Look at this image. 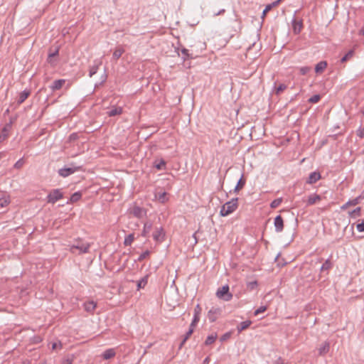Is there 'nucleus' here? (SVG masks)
<instances>
[{
	"mask_svg": "<svg viewBox=\"0 0 364 364\" xmlns=\"http://www.w3.org/2000/svg\"><path fill=\"white\" fill-rule=\"evenodd\" d=\"M153 239L156 242H161L164 240L165 232L162 227H156L153 233Z\"/></svg>",
	"mask_w": 364,
	"mask_h": 364,
	"instance_id": "0eeeda50",
	"label": "nucleus"
},
{
	"mask_svg": "<svg viewBox=\"0 0 364 364\" xmlns=\"http://www.w3.org/2000/svg\"><path fill=\"white\" fill-rule=\"evenodd\" d=\"M129 212L134 217L137 218H141L146 215V211L144 208L134 205L129 209Z\"/></svg>",
	"mask_w": 364,
	"mask_h": 364,
	"instance_id": "6e6552de",
	"label": "nucleus"
},
{
	"mask_svg": "<svg viewBox=\"0 0 364 364\" xmlns=\"http://www.w3.org/2000/svg\"><path fill=\"white\" fill-rule=\"evenodd\" d=\"M274 227H275V230L276 232H280L283 230L284 229V220H283V218L281 215H277L275 218H274Z\"/></svg>",
	"mask_w": 364,
	"mask_h": 364,
	"instance_id": "1a4fd4ad",
	"label": "nucleus"
},
{
	"mask_svg": "<svg viewBox=\"0 0 364 364\" xmlns=\"http://www.w3.org/2000/svg\"><path fill=\"white\" fill-rule=\"evenodd\" d=\"M10 203V199L9 196H4L2 198H0V206L1 207H6Z\"/></svg>",
	"mask_w": 364,
	"mask_h": 364,
	"instance_id": "2f4dec72",
	"label": "nucleus"
},
{
	"mask_svg": "<svg viewBox=\"0 0 364 364\" xmlns=\"http://www.w3.org/2000/svg\"><path fill=\"white\" fill-rule=\"evenodd\" d=\"M58 54V48H56L54 51L50 50V53L48 54V60L50 62V59L55 56H56Z\"/></svg>",
	"mask_w": 364,
	"mask_h": 364,
	"instance_id": "a18cd8bd",
	"label": "nucleus"
},
{
	"mask_svg": "<svg viewBox=\"0 0 364 364\" xmlns=\"http://www.w3.org/2000/svg\"><path fill=\"white\" fill-rule=\"evenodd\" d=\"M274 364H283V362H282V360L281 359H279L278 360H277L275 362Z\"/></svg>",
	"mask_w": 364,
	"mask_h": 364,
	"instance_id": "680f3d73",
	"label": "nucleus"
},
{
	"mask_svg": "<svg viewBox=\"0 0 364 364\" xmlns=\"http://www.w3.org/2000/svg\"><path fill=\"white\" fill-rule=\"evenodd\" d=\"M331 267V262L329 259H327L321 266V271L328 270Z\"/></svg>",
	"mask_w": 364,
	"mask_h": 364,
	"instance_id": "f704fd0d",
	"label": "nucleus"
},
{
	"mask_svg": "<svg viewBox=\"0 0 364 364\" xmlns=\"http://www.w3.org/2000/svg\"><path fill=\"white\" fill-rule=\"evenodd\" d=\"M61 347H62V344H61L60 342H59V343H53V345H52V348L53 350H56L58 348H60Z\"/></svg>",
	"mask_w": 364,
	"mask_h": 364,
	"instance_id": "603ef678",
	"label": "nucleus"
},
{
	"mask_svg": "<svg viewBox=\"0 0 364 364\" xmlns=\"http://www.w3.org/2000/svg\"><path fill=\"white\" fill-rule=\"evenodd\" d=\"M267 310V307L264 306H260L258 308L254 313L255 316H257L261 313L264 312Z\"/></svg>",
	"mask_w": 364,
	"mask_h": 364,
	"instance_id": "49530a36",
	"label": "nucleus"
},
{
	"mask_svg": "<svg viewBox=\"0 0 364 364\" xmlns=\"http://www.w3.org/2000/svg\"><path fill=\"white\" fill-rule=\"evenodd\" d=\"M357 135L360 137V138H363L364 137V128H360L358 131H357Z\"/></svg>",
	"mask_w": 364,
	"mask_h": 364,
	"instance_id": "8fccbe9b",
	"label": "nucleus"
},
{
	"mask_svg": "<svg viewBox=\"0 0 364 364\" xmlns=\"http://www.w3.org/2000/svg\"><path fill=\"white\" fill-rule=\"evenodd\" d=\"M82 197V193L80 191L74 193L70 198V203H75L78 201Z\"/></svg>",
	"mask_w": 364,
	"mask_h": 364,
	"instance_id": "c85d7f7f",
	"label": "nucleus"
},
{
	"mask_svg": "<svg viewBox=\"0 0 364 364\" xmlns=\"http://www.w3.org/2000/svg\"><path fill=\"white\" fill-rule=\"evenodd\" d=\"M124 52V50L123 48H117L113 53V58L116 60H118L122 56Z\"/></svg>",
	"mask_w": 364,
	"mask_h": 364,
	"instance_id": "c756f323",
	"label": "nucleus"
},
{
	"mask_svg": "<svg viewBox=\"0 0 364 364\" xmlns=\"http://www.w3.org/2000/svg\"><path fill=\"white\" fill-rule=\"evenodd\" d=\"M134 241V235L130 234L124 240L125 245H130Z\"/></svg>",
	"mask_w": 364,
	"mask_h": 364,
	"instance_id": "c9c22d12",
	"label": "nucleus"
},
{
	"mask_svg": "<svg viewBox=\"0 0 364 364\" xmlns=\"http://www.w3.org/2000/svg\"><path fill=\"white\" fill-rule=\"evenodd\" d=\"M247 286L250 290H253L257 287V282L256 281L250 282L247 283Z\"/></svg>",
	"mask_w": 364,
	"mask_h": 364,
	"instance_id": "79ce46f5",
	"label": "nucleus"
},
{
	"mask_svg": "<svg viewBox=\"0 0 364 364\" xmlns=\"http://www.w3.org/2000/svg\"><path fill=\"white\" fill-rule=\"evenodd\" d=\"M225 9H221L219 11L216 12L214 14V16H219V15H221V14H223L225 13Z\"/></svg>",
	"mask_w": 364,
	"mask_h": 364,
	"instance_id": "13d9d810",
	"label": "nucleus"
},
{
	"mask_svg": "<svg viewBox=\"0 0 364 364\" xmlns=\"http://www.w3.org/2000/svg\"><path fill=\"white\" fill-rule=\"evenodd\" d=\"M363 198L364 197L360 195L358 197L348 201L345 205H343L342 208L344 209L349 205H356L360 203V200L363 199Z\"/></svg>",
	"mask_w": 364,
	"mask_h": 364,
	"instance_id": "6ab92c4d",
	"label": "nucleus"
},
{
	"mask_svg": "<svg viewBox=\"0 0 364 364\" xmlns=\"http://www.w3.org/2000/svg\"><path fill=\"white\" fill-rule=\"evenodd\" d=\"M311 67L309 66L301 67L299 68V72L301 75H306L311 70Z\"/></svg>",
	"mask_w": 364,
	"mask_h": 364,
	"instance_id": "4c0bfd02",
	"label": "nucleus"
},
{
	"mask_svg": "<svg viewBox=\"0 0 364 364\" xmlns=\"http://www.w3.org/2000/svg\"><path fill=\"white\" fill-rule=\"evenodd\" d=\"M282 198H277L275 200H274L271 204H270V207L272 208H277L278 206L280 205V204L282 203Z\"/></svg>",
	"mask_w": 364,
	"mask_h": 364,
	"instance_id": "72a5a7b5",
	"label": "nucleus"
},
{
	"mask_svg": "<svg viewBox=\"0 0 364 364\" xmlns=\"http://www.w3.org/2000/svg\"><path fill=\"white\" fill-rule=\"evenodd\" d=\"M271 9V6L267 5L262 12V18H264L266 16L267 13L269 12Z\"/></svg>",
	"mask_w": 364,
	"mask_h": 364,
	"instance_id": "3c124183",
	"label": "nucleus"
},
{
	"mask_svg": "<svg viewBox=\"0 0 364 364\" xmlns=\"http://www.w3.org/2000/svg\"><path fill=\"white\" fill-rule=\"evenodd\" d=\"M321 199V198L319 195L312 194V195L309 196V197L308 205H314V204L316 203L317 202L320 201Z\"/></svg>",
	"mask_w": 364,
	"mask_h": 364,
	"instance_id": "412c9836",
	"label": "nucleus"
},
{
	"mask_svg": "<svg viewBox=\"0 0 364 364\" xmlns=\"http://www.w3.org/2000/svg\"><path fill=\"white\" fill-rule=\"evenodd\" d=\"M90 244L85 242L82 240L78 239L74 242V243L70 246V251L73 254H84L89 251Z\"/></svg>",
	"mask_w": 364,
	"mask_h": 364,
	"instance_id": "f257e3e1",
	"label": "nucleus"
},
{
	"mask_svg": "<svg viewBox=\"0 0 364 364\" xmlns=\"http://www.w3.org/2000/svg\"><path fill=\"white\" fill-rule=\"evenodd\" d=\"M327 67V63L326 61H321L317 63L315 66V72L316 73H322Z\"/></svg>",
	"mask_w": 364,
	"mask_h": 364,
	"instance_id": "aec40b11",
	"label": "nucleus"
},
{
	"mask_svg": "<svg viewBox=\"0 0 364 364\" xmlns=\"http://www.w3.org/2000/svg\"><path fill=\"white\" fill-rule=\"evenodd\" d=\"M362 113L364 114V107L363 109L362 110Z\"/></svg>",
	"mask_w": 364,
	"mask_h": 364,
	"instance_id": "774afa93",
	"label": "nucleus"
},
{
	"mask_svg": "<svg viewBox=\"0 0 364 364\" xmlns=\"http://www.w3.org/2000/svg\"><path fill=\"white\" fill-rule=\"evenodd\" d=\"M360 211H361V208L358 207L355 210H353V211L350 212L349 214H350V215L351 217L356 216V215H360Z\"/></svg>",
	"mask_w": 364,
	"mask_h": 364,
	"instance_id": "a19ab883",
	"label": "nucleus"
},
{
	"mask_svg": "<svg viewBox=\"0 0 364 364\" xmlns=\"http://www.w3.org/2000/svg\"><path fill=\"white\" fill-rule=\"evenodd\" d=\"M245 185V180L243 179V175H242L241 178L238 181L235 188V192L239 191L240 189H242Z\"/></svg>",
	"mask_w": 364,
	"mask_h": 364,
	"instance_id": "cd10ccee",
	"label": "nucleus"
},
{
	"mask_svg": "<svg viewBox=\"0 0 364 364\" xmlns=\"http://www.w3.org/2000/svg\"><path fill=\"white\" fill-rule=\"evenodd\" d=\"M4 156V154L3 152L0 153V159H1Z\"/></svg>",
	"mask_w": 364,
	"mask_h": 364,
	"instance_id": "0e129e2a",
	"label": "nucleus"
},
{
	"mask_svg": "<svg viewBox=\"0 0 364 364\" xmlns=\"http://www.w3.org/2000/svg\"><path fill=\"white\" fill-rule=\"evenodd\" d=\"M201 311H202L201 307L200 306L199 304H197L194 309V314L200 316Z\"/></svg>",
	"mask_w": 364,
	"mask_h": 364,
	"instance_id": "de8ad7c7",
	"label": "nucleus"
},
{
	"mask_svg": "<svg viewBox=\"0 0 364 364\" xmlns=\"http://www.w3.org/2000/svg\"><path fill=\"white\" fill-rule=\"evenodd\" d=\"M360 33H362L363 35H364V29H362V30L360 31Z\"/></svg>",
	"mask_w": 364,
	"mask_h": 364,
	"instance_id": "69168bd1",
	"label": "nucleus"
},
{
	"mask_svg": "<svg viewBox=\"0 0 364 364\" xmlns=\"http://www.w3.org/2000/svg\"><path fill=\"white\" fill-rule=\"evenodd\" d=\"M24 164V161L23 159H20L18 161H17L14 167L16 169H20L21 168H22V166H23Z\"/></svg>",
	"mask_w": 364,
	"mask_h": 364,
	"instance_id": "ea45409f",
	"label": "nucleus"
},
{
	"mask_svg": "<svg viewBox=\"0 0 364 364\" xmlns=\"http://www.w3.org/2000/svg\"><path fill=\"white\" fill-rule=\"evenodd\" d=\"M199 320H200V316L194 314L193 319L192 322L193 323H197L199 321Z\"/></svg>",
	"mask_w": 364,
	"mask_h": 364,
	"instance_id": "5fc2aeb1",
	"label": "nucleus"
},
{
	"mask_svg": "<svg viewBox=\"0 0 364 364\" xmlns=\"http://www.w3.org/2000/svg\"><path fill=\"white\" fill-rule=\"evenodd\" d=\"M150 254V252L149 250H146L142 254L140 255V256L138 258L139 261H142L144 259H146Z\"/></svg>",
	"mask_w": 364,
	"mask_h": 364,
	"instance_id": "37998d69",
	"label": "nucleus"
},
{
	"mask_svg": "<svg viewBox=\"0 0 364 364\" xmlns=\"http://www.w3.org/2000/svg\"><path fill=\"white\" fill-rule=\"evenodd\" d=\"M230 337V333H225L224 334L222 337H221V341H225L226 339H228V338Z\"/></svg>",
	"mask_w": 364,
	"mask_h": 364,
	"instance_id": "6e6d98bb",
	"label": "nucleus"
},
{
	"mask_svg": "<svg viewBox=\"0 0 364 364\" xmlns=\"http://www.w3.org/2000/svg\"><path fill=\"white\" fill-rule=\"evenodd\" d=\"M96 307L97 303L94 301H88L84 303L85 310L90 314H93Z\"/></svg>",
	"mask_w": 364,
	"mask_h": 364,
	"instance_id": "9d476101",
	"label": "nucleus"
},
{
	"mask_svg": "<svg viewBox=\"0 0 364 364\" xmlns=\"http://www.w3.org/2000/svg\"><path fill=\"white\" fill-rule=\"evenodd\" d=\"M81 168H82V166H74L73 164H71L70 167L63 168L59 169L58 174L60 176L65 178V177L75 173L76 171L81 170Z\"/></svg>",
	"mask_w": 364,
	"mask_h": 364,
	"instance_id": "20e7f679",
	"label": "nucleus"
},
{
	"mask_svg": "<svg viewBox=\"0 0 364 364\" xmlns=\"http://www.w3.org/2000/svg\"><path fill=\"white\" fill-rule=\"evenodd\" d=\"M216 296L218 299L225 301H229L232 299V294L229 291V286L225 285L219 288L216 291Z\"/></svg>",
	"mask_w": 364,
	"mask_h": 364,
	"instance_id": "7ed1b4c3",
	"label": "nucleus"
},
{
	"mask_svg": "<svg viewBox=\"0 0 364 364\" xmlns=\"http://www.w3.org/2000/svg\"><path fill=\"white\" fill-rule=\"evenodd\" d=\"M320 178H321L320 173L314 171V172H312L310 173L306 182L309 184H313V183H316V181H318Z\"/></svg>",
	"mask_w": 364,
	"mask_h": 364,
	"instance_id": "9b49d317",
	"label": "nucleus"
},
{
	"mask_svg": "<svg viewBox=\"0 0 364 364\" xmlns=\"http://www.w3.org/2000/svg\"><path fill=\"white\" fill-rule=\"evenodd\" d=\"M154 167L157 169V170H164L165 169V167H166V161L163 159H161L159 161H156L154 163Z\"/></svg>",
	"mask_w": 364,
	"mask_h": 364,
	"instance_id": "7c9ffc66",
	"label": "nucleus"
},
{
	"mask_svg": "<svg viewBox=\"0 0 364 364\" xmlns=\"http://www.w3.org/2000/svg\"><path fill=\"white\" fill-rule=\"evenodd\" d=\"M208 358H206L205 359V362H208Z\"/></svg>",
	"mask_w": 364,
	"mask_h": 364,
	"instance_id": "338daca9",
	"label": "nucleus"
},
{
	"mask_svg": "<svg viewBox=\"0 0 364 364\" xmlns=\"http://www.w3.org/2000/svg\"><path fill=\"white\" fill-rule=\"evenodd\" d=\"M29 95H30V92L28 90H23V92H21L19 95L18 103V104L23 103L28 98Z\"/></svg>",
	"mask_w": 364,
	"mask_h": 364,
	"instance_id": "393cba45",
	"label": "nucleus"
},
{
	"mask_svg": "<svg viewBox=\"0 0 364 364\" xmlns=\"http://www.w3.org/2000/svg\"><path fill=\"white\" fill-rule=\"evenodd\" d=\"M330 349V344L328 342L326 341L321 344V346L318 348V354L319 355H323L326 354Z\"/></svg>",
	"mask_w": 364,
	"mask_h": 364,
	"instance_id": "2eb2a0df",
	"label": "nucleus"
},
{
	"mask_svg": "<svg viewBox=\"0 0 364 364\" xmlns=\"http://www.w3.org/2000/svg\"><path fill=\"white\" fill-rule=\"evenodd\" d=\"M196 323H193V322H191V325H190V328L189 329H192L193 328V331H194V328L196 326Z\"/></svg>",
	"mask_w": 364,
	"mask_h": 364,
	"instance_id": "052dcab7",
	"label": "nucleus"
},
{
	"mask_svg": "<svg viewBox=\"0 0 364 364\" xmlns=\"http://www.w3.org/2000/svg\"><path fill=\"white\" fill-rule=\"evenodd\" d=\"M102 64V61L100 60H95L94 62V65L90 68L89 72V76L92 77L95 74L97 73L100 65Z\"/></svg>",
	"mask_w": 364,
	"mask_h": 364,
	"instance_id": "dca6fc26",
	"label": "nucleus"
},
{
	"mask_svg": "<svg viewBox=\"0 0 364 364\" xmlns=\"http://www.w3.org/2000/svg\"><path fill=\"white\" fill-rule=\"evenodd\" d=\"M321 99V96L319 95H315L309 99V102L310 103H317Z\"/></svg>",
	"mask_w": 364,
	"mask_h": 364,
	"instance_id": "e433bc0d",
	"label": "nucleus"
},
{
	"mask_svg": "<svg viewBox=\"0 0 364 364\" xmlns=\"http://www.w3.org/2000/svg\"><path fill=\"white\" fill-rule=\"evenodd\" d=\"M217 337H218V336L216 333H213V334L208 336L205 341V344L207 346H209V345L213 343L215 341Z\"/></svg>",
	"mask_w": 364,
	"mask_h": 364,
	"instance_id": "bb28decb",
	"label": "nucleus"
},
{
	"mask_svg": "<svg viewBox=\"0 0 364 364\" xmlns=\"http://www.w3.org/2000/svg\"><path fill=\"white\" fill-rule=\"evenodd\" d=\"M181 52H182V53H183L184 55H186V56H187V57H188V56H189V54H188V50H187V49H186V48H183V49H182Z\"/></svg>",
	"mask_w": 364,
	"mask_h": 364,
	"instance_id": "4d7b16f0",
	"label": "nucleus"
},
{
	"mask_svg": "<svg viewBox=\"0 0 364 364\" xmlns=\"http://www.w3.org/2000/svg\"><path fill=\"white\" fill-rule=\"evenodd\" d=\"M63 364H72V361L70 359H67L63 361Z\"/></svg>",
	"mask_w": 364,
	"mask_h": 364,
	"instance_id": "bf43d9fd",
	"label": "nucleus"
},
{
	"mask_svg": "<svg viewBox=\"0 0 364 364\" xmlns=\"http://www.w3.org/2000/svg\"><path fill=\"white\" fill-rule=\"evenodd\" d=\"M193 328L192 329H189L188 331L186 333L184 338L183 339L181 343V346L180 347H181L185 343L186 341L188 339V338L191 336V334L193 333Z\"/></svg>",
	"mask_w": 364,
	"mask_h": 364,
	"instance_id": "58836bf2",
	"label": "nucleus"
},
{
	"mask_svg": "<svg viewBox=\"0 0 364 364\" xmlns=\"http://www.w3.org/2000/svg\"><path fill=\"white\" fill-rule=\"evenodd\" d=\"M354 51L353 50H349L341 60V63L347 61L348 59L353 56Z\"/></svg>",
	"mask_w": 364,
	"mask_h": 364,
	"instance_id": "473e14b6",
	"label": "nucleus"
},
{
	"mask_svg": "<svg viewBox=\"0 0 364 364\" xmlns=\"http://www.w3.org/2000/svg\"><path fill=\"white\" fill-rule=\"evenodd\" d=\"M116 355V352H115V350L114 348H109L107 350H106L103 354H102V358L105 359V360H109L113 357H114Z\"/></svg>",
	"mask_w": 364,
	"mask_h": 364,
	"instance_id": "a211bd4d",
	"label": "nucleus"
},
{
	"mask_svg": "<svg viewBox=\"0 0 364 364\" xmlns=\"http://www.w3.org/2000/svg\"><path fill=\"white\" fill-rule=\"evenodd\" d=\"M356 228L358 232H364V219L362 220L361 223H358L356 225Z\"/></svg>",
	"mask_w": 364,
	"mask_h": 364,
	"instance_id": "c03bdc74",
	"label": "nucleus"
},
{
	"mask_svg": "<svg viewBox=\"0 0 364 364\" xmlns=\"http://www.w3.org/2000/svg\"><path fill=\"white\" fill-rule=\"evenodd\" d=\"M238 198H232L231 200L225 203L221 208L220 213L222 216H227L233 213L238 206Z\"/></svg>",
	"mask_w": 364,
	"mask_h": 364,
	"instance_id": "f03ea898",
	"label": "nucleus"
},
{
	"mask_svg": "<svg viewBox=\"0 0 364 364\" xmlns=\"http://www.w3.org/2000/svg\"><path fill=\"white\" fill-rule=\"evenodd\" d=\"M77 138H78L77 134L73 133L70 135L68 140H69V141H75V140L77 139Z\"/></svg>",
	"mask_w": 364,
	"mask_h": 364,
	"instance_id": "09e8293b",
	"label": "nucleus"
},
{
	"mask_svg": "<svg viewBox=\"0 0 364 364\" xmlns=\"http://www.w3.org/2000/svg\"><path fill=\"white\" fill-rule=\"evenodd\" d=\"M5 138V136H1L0 135V141H1L2 140H4Z\"/></svg>",
	"mask_w": 364,
	"mask_h": 364,
	"instance_id": "e2e57ef3",
	"label": "nucleus"
},
{
	"mask_svg": "<svg viewBox=\"0 0 364 364\" xmlns=\"http://www.w3.org/2000/svg\"><path fill=\"white\" fill-rule=\"evenodd\" d=\"M282 0H277V1H274L273 3L270 4H268L269 6H271V9H272L273 7L274 6H277V5L279 4V3L281 2Z\"/></svg>",
	"mask_w": 364,
	"mask_h": 364,
	"instance_id": "864d4df0",
	"label": "nucleus"
},
{
	"mask_svg": "<svg viewBox=\"0 0 364 364\" xmlns=\"http://www.w3.org/2000/svg\"><path fill=\"white\" fill-rule=\"evenodd\" d=\"M292 26L294 33L297 34L299 33L303 27L302 22L301 21H297L296 19H294L292 21Z\"/></svg>",
	"mask_w": 364,
	"mask_h": 364,
	"instance_id": "4468645a",
	"label": "nucleus"
},
{
	"mask_svg": "<svg viewBox=\"0 0 364 364\" xmlns=\"http://www.w3.org/2000/svg\"><path fill=\"white\" fill-rule=\"evenodd\" d=\"M63 197V195L59 189H54L47 196L48 203H55Z\"/></svg>",
	"mask_w": 364,
	"mask_h": 364,
	"instance_id": "39448f33",
	"label": "nucleus"
},
{
	"mask_svg": "<svg viewBox=\"0 0 364 364\" xmlns=\"http://www.w3.org/2000/svg\"><path fill=\"white\" fill-rule=\"evenodd\" d=\"M151 229H152V224L151 223H145L144 225L142 234H141L142 236L148 237Z\"/></svg>",
	"mask_w": 364,
	"mask_h": 364,
	"instance_id": "5701e85b",
	"label": "nucleus"
},
{
	"mask_svg": "<svg viewBox=\"0 0 364 364\" xmlns=\"http://www.w3.org/2000/svg\"><path fill=\"white\" fill-rule=\"evenodd\" d=\"M155 197L159 202L163 203L167 201L168 200L167 193L165 191H156Z\"/></svg>",
	"mask_w": 364,
	"mask_h": 364,
	"instance_id": "f8f14e48",
	"label": "nucleus"
},
{
	"mask_svg": "<svg viewBox=\"0 0 364 364\" xmlns=\"http://www.w3.org/2000/svg\"><path fill=\"white\" fill-rule=\"evenodd\" d=\"M148 278L149 275L146 274L143 278H141L140 280H139L136 282L137 289L139 290L140 289L144 288V287L147 284L148 282Z\"/></svg>",
	"mask_w": 364,
	"mask_h": 364,
	"instance_id": "4be33fe9",
	"label": "nucleus"
},
{
	"mask_svg": "<svg viewBox=\"0 0 364 364\" xmlns=\"http://www.w3.org/2000/svg\"><path fill=\"white\" fill-rule=\"evenodd\" d=\"M65 82V80L63 79L55 80L52 85H50V89L53 91L60 90L63 86Z\"/></svg>",
	"mask_w": 364,
	"mask_h": 364,
	"instance_id": "f3484780",
	"label": "nucleus"
},
{
	"mask_svg": "<svg viewBox=\"0 0 364 364\" xmlns=\"http://www.w3.org/2000/svg\"><path fill=\"white\" fill-rule=\"evenodd\" d=\"M252 323V321L250 320L242 321L240 323V325L237 326V331L239 333L242 332V331L247 329Z\"/></svg>",
	"mask_w": 364,
	"mask_h": 364,
	"instance_id": "b1692460",
	"label": "nucleus"
},
{
	"mask_svg": "<svg viewBox=\"0 0 364 364\" xmlns=\"http://www.w3.org/2000/svg\"><path fill=\"white\" fill-rule=\"evenodd\" d=\"M287 86L284 84H280L279 86H276V85L274 87V92L277 95H279L282 92H283L286 89Z\"/></svg>",
	"mask_w": 364,
	"mask_h": 364,
	"instance_id": "a878e982",
	"label": "nucleus"
},
{
	"mask_svg": "<svg viewBox=\"0 0 364 364\" xmlns=\"http://www.w3.org/2000/svg\"><path fill=\"white\" fill-rule=\"evenodd\" d=\"M122 108L121 107H112L107 114L109 117H114L120 115L122 113Z\"/></svg>",
	"mask_w": 364,
	"mask_h": 364,
	"instance_id": "ddd939ff",
	"label": "nucleus"
},
{
	"mask_svg": "<svg viewBox=\"0 0 364 364\" xmlns=\"http://www.w3.org/2000/svg\"><path fill=\"white\" fill-rule=\"evenodd\" d=\"M222 310L218 307H212L208 313V318L210 322H214L217 320V318L220 316Z\"/></svg>",
	"mask_w": 364,
	"mask_h": 364,
	"instance_id": "423d86ee",
	"label": "nucleus"
}]
</instances>
